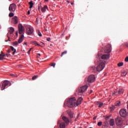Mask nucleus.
<instances>
[{"instance_id":"33","label":"nucleus","mask_w":128,"mask_h":128,"mask_svg":"<svg viewBox=\"0 0 128 128\" xmlns=\"http://www.w3.org/2000/svg\"><path fill=\"white\" fill-rule=\"evenodd\" d=\"M50 66H53V68H55L56 67V63H51L50 64Z\"/></svg>"},{"instance_id":"56","label":"nucleus","mask_w":128,"mask_h":128,"mask_svg":"<svg viewBox=\"0 0 128 128\" xmlns=\"http://www.w3.org/2000/svg\"><path fill=\"white\" fill-rule=\"evenodd\" d=\"M92 128V127H90V128Z\"/></svg>"},{"instance_id":"13","label":"nucleus","mask_w":128,"mask_h":128,"mask_svg":"<svg viewBox=\"0 0 128 128\" xmlns=\"http://www.w3.org/2000/svg\"><path fill=\"white\" fill-rule=\"evenodd\" d=\"M34 32V29L32 28H27V34L28 36H30V34H32Z\"/></svg>"},{"instance_id":"22","label":"nucleus","mask_w":128,"mask_h":128,"mask_svg":"<svg viewBox=\"0 0 128 128\" xmlns=\"http://www.w3.org/2000/svg\"><path fill=\"white\" fill-rule=\"evenodd\" d=\"M4 53L2 52L1 54H0V60H4Z\"/></svg>"},{"instance_id":"49","label":"nucleus","mask_w":128,"mask_h":128,"mask_svg":"<svg viewBox=\"0 0 128 128\" xmlns=\"http://www.w3.org/2000/svg\"><path fill=\"white\" fill-rule=\"evenodd\" d=\"M66 2H68V4H70V1L67 0V1H66Z\"/></svg>"},{"instance_id":"17","label":"nucleus","mask_w":128,"mask_h":128,"mask_svg":"<svg viewBox=\"0 0 128 128\" xmlns=\"http://www.w3.org/2000/svg\"><path fill=\"white\" fill-rule=\"evenodd\" d=\"M62 120H63L66 122V124H68V122H70V120H68V118L64 116L62 117Z\"/></svg>"},{"instance_id":"32","label":"nucleus","mask_w":128,"mask_h":128,"mask_svg":"<svg viewBox=\"0 0 128 128\" xmlns=\"http://www.w3.org/2000/svg\"><path fill=\"white\" fill-rule=\"evenodd\" d=\"M118 66H124L123 62H120L118 64Z\"/></svg>"},{"instance_id":"21","label":"nucleus","mask_w":128,"mask_h":128,"mask_svg":"<svg viewBox=\"0 0 128 128\" xmlns=\"http://www.w3.org/2000/svg\"><path fill=\"white\" fill-rule=\"evenodd\" d=\"M8 32L10 34H13L14 32V28L12 27H10V28H9Z\"/></svg>"},{"instance_id":"50","label":"nucleus","mask_w":128,"mask_h":128,"mask_svg":"<svg viewBox=\"0 0 128 128\" xmlns=\"http://www.w3.org/2000/svg\"><path fill=\"white\" fill-rule=\"evenodd\" d=\"M38 56H40V54H38Z\"/></svg>"},{"instance_id":"35","label":"nucleus","mask_w":128,"mask_h":128,"mask_svg":"<svg viewBox=\"0 0 128 128\" xmlns=\"http://www.w3.org/2000/svg\"><path fill=\"white\" fill-rule=\"evenodd\" d=\"M102 124V122H100L98 123V126H100Z\"/></svg>"},{"instance_id":"54","label":"nucleus","mask_w":128,"mask_h":128,"mask_svg":"<svg viewBox=\"0 0 128 128\" xmlns=\"http://www.w3.org/2000/svg\"><path fill=\"white\" fill-rule=\"evenodd\" d=\"M71 4H72V5L74 4V3H71Z\"/></svg>"},{"instance_id":"27","label":"nucleus","mask_w":128,"mask_h":128,"mask_svg":"<svg viewBox=\"0 0 128 128\" xmlns=\"http://www.w3.org/2000/svg\"><path fill=\"white\" fill-rule=\"evenodd\" d=\"M33 44H34L36 46H42L40 45V44H38V42L36 41H34L32 42Z\"/></svg>"},{"instance_id":"19","label":"nucleus","mask_w":128,"mask_h":128,"mask_svg":"<svg viewBox=\"0 0 128 128\" xmlns=\"http://www.w3.org/2000/svg\"><path fill=\"white\" fill-rule=\"evenodd\" d=\"M10 48L12 52H12V54L14 56V54H16V49H14V48L12 46H10Z\"/></svg>"},{"instance_id":"29","label":"nucleus","mask_w":128,"mask_h":128,"mask_svg":"<svg viewBox=\"0 0 128 128\" xmlns=\"http://www.w3.org/2000/svg\"><path fill=\"white\" fill-rule=\"evenodd\" d=\"M68 52L66 51H64V52H62L60 55V56L62 57V56H64V54H66Z\"/></svg>"},{"instance_id":"53","label":"nucleus","mask_w":128,"mask_h":128,"mask_svg":"<svg viewBox=\"0 0 128 128\" xmlns=\"http://www.w3.org/2000/svg\"><path fill=\"white\" fill-rule=\"evenodd\" d=\"M24 44H26V42H24Z\"/></svg>"},{"instance_id":"57","label":"nucleus","mask_w":128,"mask_h":128,"mask_svg":"<svg viewBox=\"0 0 128 128\" xmlns=\"http://www.w3.org/2000/svg\"><path fill=\"white\" fill-rule=\"evenodd\" d=\"M36 20H38V18H36Z\"/></svg>"},{"instance_id":"25","label":"nucleus","mask_w":128,"mask_h":128,"mask_svg":"<svg viewBox=\"0 0 128 128\" xmlns=\"http://www.w3.org/2000/svg\"><path fill=\"white\" fill-rule=\"evenodd\" d=\"M127 74H128V72H126L124 71L121 74V76H126Z\"/></svg>"},{"instance_id":"28","label":"nucleus","mask_w":128,"mask_h":128,"mask_svg":"<svg viewBox=\"0 0 128 128\" xmlns=\"http://www.w3.org/2000/svg\"><path fill=\"white\" fill-rule=\"evenodd\" d=\"M38 78V76H34L32 78V80H36V78Z\"/></svg>"},{"instance_id":"6","label":"nucleus","mask_w":128,"mask_h":128,"mask_svg":"<svg viewBox=\"0 0 128 128\" xmlns=\"http://www.w3.org/2000/svg\"><path fill=\"white\" fill-rule=\"evenodd\" d=\"M112 52V46L110 44H107L104 48V52L106 54H110Z\"/></svg>"},{"instance_id":"30","label":"nucleus","mask_w":128,"mask_h":128,"mask_svg":"<svg viewBox=\"0 0 128 128\" xmlns=\"http://www.w3.org/2000/svg\"><path fill=\"white\" fill-rule=\"evenodd\" d=\"M9 16L10 18H12V16H14V14L13 12H10L9 14Z\"/></svg>"},{"instance_id":"9","label":"nucleus","mask_w":128,"mask_h":128,"mask_svg":"<svg viewBox=\"0 0 128 128\" xmlns=\"http://www.w3.org/2000/svg\"><path fill=\"white\" fill-rule=\"evenodd\" d=\"M94 80H96V76L94 74L90 75L88 78L87 82H94Z\"/></svg>"},{"instance_id":"26","label":"nucleus","mask_w":128,"mask_h":128,"mask_svg":"<svg viewBox=\"0 0 128 128\" xmlns=\"http://www.w3.org/2000/svg\"><path fill=\"white\" fill-rule=\"evenodd\" d=\"M120 102L118 101L115 103L116 106H120Z\"/></svg>"},{"instance_id":"15","label":"nucleus","mask_w":128,"mask_h":128,"mask_svg":"<svg viewBox=\"0 0 128 128\" xmlns=\"http://www.w3.org/2000/svg\"><path fill=\"white\" fill-rule=\"evenodd\" d=\"M12 21L13 24H16L18 22V16H14L12 18Z\"/></svg>"},{"instance_id":"34","label":"nucleus","mask_w":128,"mask_h":128,"mask_svg":"<svg viewBox=\"0 0 128 128\" xmlns=\"http://www.w3.org/2000/svg\"><path fill=\"white\" fill-rule=\"evenodd\" d=\"M115 109H116V107H114V106H112V107H110V110L112 112L113 110H114Z\"/></svg>"},{"instance_id":"43","label":"nucleus","mask_w":128,"mask_h":128,"mask_svg":"<svg viewBox=\"0 0 128 128\" xmlns=\"http://www.w3.org/2000/svg\"><path fill=\"white\" fill-rule=\"evenodd\" d=\"M32 48H31L29 50H28V54H30V51L32 50Z\"/></svg>"},{"instance_id":"14","label":"nucleus","mask_w":128,"mask_h":128,"mask_svg":"<svg viewBox=\"0 0 128 128\" xmlns=\"http://www.w3.org/2000/svg\"><path fill=\"white\" fill-rule=\"evenodd\" d=\"M82 98L80 97L76 100V106H80V104H82Z\"/></svg>"},{"instance_id":"3","label":"nucleus","mask_w":128,"mask_h":128,"mask_svg":"<svg viewBox=\"0 0 128 128\" xmlns=\"http://www.w3.org/2000/svg\"><path fill=\"white\" fill-rule=\"evenodd\" d=\"M88 90V86L84 85L81 87H79L78 89L76 90V93L78 94H84L85 92H86Z\"/></svg>"},{"instance_id":"41","label":"nucleus","mask_w":128,"mask_h":128,"mask_svg":"<svg viewBox=\"0 0 128 128\" xmlns=\"http://www.w3.org/2000/svg\"><path fill=\"white\" fill-rule=\"evenodd\" d=\"M125 62H128V56H127L125 58Z\"/></svg>"},{"instance_id":"12","label":"nucleus","mask_w":128,"mask_h":128,"mask_svg":"<svg viewBox=\"0 0 128 128\" xmlns=\"http://www.w3.org/2000/svg\"><path fill=\"white\" fill-rule=\"evenodd\" d=\"M58 124H60V128H66V123L62 122L60 120L58 122Z\"/></svg>"},{"instance_id":"44","label":"nucleus","mask_w":128,"mask_h":128,"mask_svg":"<svg viewBox=\"0 0 128 128\" xmlns=\"http://www.w3.org/2000/svg\"><path fill=\"white\" fill-rule=\"evenodd\" d=\"M8 54H10V52H12V50H8Z\"/></svg>"},{"instance_id":"40","label":"nucleus","mask_w":128,"mask_h":128,"mask_svg":"<svg viewBox=\"0 0 128 128\" xmlns=\"http://www.w3.org/2000/svg\"><path fill=\"white\" fill-rule=\"evenodd\" d=\"M38 34L39 36H42V33L40 31H38Z\"/></svg>"},{"instance_id":"48","label":"nucleus","mask_w":128,"mask_h":128,"mask_svg":"<svg viewBox=\"0 0 128 128\" xmlns=\"http://www.w3.org/2000/svg\"><path fill=\"white\" fill-rule=\"evenodd\" d=\"M11 76H16V75L14 74H11Z\"/></svg>"},{"instance_id":"52","label":"nucleus","mask_w":128,"mask_h":128,"mask_svg":"<svg viewBox=\"0 0 128 128\" xmlns=\"http://www.w3.org/2000/svg\"><path fill=\"white\" fill-rule=\"evenodd\" d=\"M41 44H44L42 42H40Z\"/></svg>"},{"instance_id":"2","label":"nucleus","mask_w":128,"mask_h":128,"mask_svg":"<svg viewBox=\"0 0 128 128\" xmlns=\"http://www.w3.org/2000/svg\"><path fill=\"white\" fill-rule=\"evenodd\" d=\"M67 106L68 108H74L76 106V98H69L67 102Z\"/></svg>"},{"instance_id":"5","label":"nucleus","mask_w":128,"mask_h":128,"mask_svg":"<svg viewBox=\"0 0 128 128\" xmlns=\"http://www.w3.org/2000/svg\"><path fill=\"white\" fill-rule=\"evenodd\" d=\"M98 58H102V60H108L110 58V54H98Z\"/></svg>"},{"instance_id":"51","label":"nucleus","mask_w":128,"mask_h":128,"mask_svg":"<svg viewBox=\"0 0 128 128\" xmlns=\"http://www.w3.org/2000/svg\"><path fill=\"white\" fill-rule=\"evenodd\" d=\"M92 90H91L90 91V94H92Z\"/></svg>"},{"instance_id":"4","label":"nucleus","mask_w":128,"mask_h":128,"mask_svg":"<svg viewBox=\"0 0 128 128\" xmlns=\"http://www.w3.org/2000/svg\"><path fill=\"white\" fill-rule=\"evenodd\" d=\"M6 86H12V84H10V82L8 80L4 81L2 84L1 90H4L6 88Z\"/></svg>"},{"instance_id":"36","label":"nucleus","mask_w":128,"mask_h":128,"mask_svg":"<svg viewBox=\"0 0 128 128\" xmlns=\"http://www.w3.org/2000/svg\"><path fill=\"white\" fill-rule=\"evenodd\" d=\"M122 92H123L122 89H119L118 91V94H120Z\"/></svg>"},{"instance_id":"18","label":"nucleus","mask_w":128,"mask_h":128,"mask_svg":"<svg viewBox=\"0 0 128 128\" xmlns=\"http://www.w3.org/2000/svg\"><path fill=\"white\" fill-rule=\"evenodd\" d=\"M68 114L70 118H74V114L72 113V111L68 110Z\"/></svg>"},{"instance_id":"20","label":"nucleus","mask_w":128,"mask_h":128,"mask_svg":"<svg viewBox=\"0 0 128 128\" xmlns=\"http://www.w3.org/2000/svg\"><path fill=\"white\" fill-rule=\"evenodd\" d=\"M46 8H48V6L45 5L43 8H41V11L42 12H46Z\"/></svg>"},{"instance_id":"1","label":"nucleus","mask_w":128,"mask_h":128,"mask_svg":"<svg viewBox=\"0 0 128 128\" xmlns=\"http://www.w3.org/2000/svg\"><path fill=\"white\" fill-rule=\"evenodd\" d=\"M106 66V61L100 60L99 62V64L97 66L96 68V66H93L92 67L91 70H92L94 72H102L104 68V66Z\"/></svg>"},{"instance_id":"10","label":"nucleus","mask_w":128,"mask_h":128,"mask_svg":"<svg viewBox=\"0 0 128 128\" xmlns=\"http://www.w3.org/2000/svg\"><path fill=\"white\" fill-rule=\"evenodd\" d=\"M115 122L116 126H122V120L118 116H117V118H116Z\"/></svg>"},{"instance_id":"58","label":"nucleus","mask_w":128,"mask_h":128,"mask_svg":"<svg viewBox=\"0 0 128 128\" xmlns=\"http://www.w3.org/2000/svg\"><path fill=\"white\" fill-rule=\"evenodd\" d=\"M50 46H52V44H50Z\"/></svg>"},{"instance_id":"55","label":"nucleus","mask_w":128,"mask_h":128,"mask_svg":"<svg viewBox=\"0 0 128 128\" xmlns=\"http://www.w3.org/2000/svg\"><path fill=\"white\" fill-rule=\"evenodd\" d=\"M106 124H108V122H106Z\"/></svg>"},{"instance_id":"16","label":"nucleus","mask_w":128,"mask_h":128,"mask_svg":"<svg viewBox=\"0 0 128 128\" xmlns=\"http://www.w3.org/2000/svg\"><path fill=\"white\" fill-rule=\"evenodd\" d=\"M24 35H22V34L20 35V36L18 40V44H22V40H24Z\"/></svg>"},{"instance_id":"47","label":"nucleus","mask_w":128,"mask_h":128,"mask_svg":"<svg viewBox=\"0 0 128 128\" xmlns=\"http://www.w3.org/2000/svg\"><path fill=\"white\" fill-rule=\"evenodd\" d=\"M18 32H16V36H18Z\"/></svg>"},{"instance_id":"23","label":"nucleus","mask_w":128,"mask_h":128,"mask_svg":"<svg viewBox=\"0 0 128 128\" xmlns=\"http://www.w3.org/2000/svg\"><path fill=\"white\" fill-rule=\"evenodd\" d=\"M110 126H114V119H111L110 121Z\"/></svg>"},{"instance_id":"8","label":"nucleus","mask_w":128,"mask_h":128,"mask_svg":"<svg viewBox=\"0 0 128 128\" xmlns=\"http://www.w3.org/2000/svg\"><path fill=\"white\" fill-rule=\"evenodd\" d=\"M18 32L20 34H24V28L22 25V24H19L18 25Z\"/></svg>"},{"instance_id":"46","label":"nucleus","mask_w":128,"mask_h":128,"mask_svg":"<svg viewBox=\"0 0 128 128\" xmlns=\"http://www.w3.org/2000/svg\"><path fill=\"white\" fill-rule=\"evenodd\" d=\"M93 119L94 120H96V116L94 117Z\"/></svg>"},{"instance_id":"11","label":"nucleus","mask_w":128,"mask_h":128,"mask_svg":"<svg viewBox=\"0 0 128 128\" xmlns=\"http://www.w3.org/2000/svg\"><path fill=\"white\" fill-rule=\"evenodd\" d=\"M16 4H11L9 6V10L10 12H15L16 11Z\"/></svg>"},{"instance_id":"38","label":"nucleus","mask_w":128,"mask_h":128,"mask_svg":"<svg viewBox=\"0 0 128 128\" xmlns=\"http://www.w3.org/2000/svg\"><path fill=\"white\" fill-rule=\"evenodd\" d=\"M112 94H116V96H118V92H115Z\"/></svg>"},{"instance_id":"42","label":"nucleus","mask_w":128,"mask_h":128,"mask_svg":"<svg viewBox=\"0 0 128 128\" xmlns=\"http://www.w3.org/2000/svg\"><path fill=\"white\" fill-rule=\"evenodd\" d=\"M46 40H47L48 42H50V38H46Z\"/></svg>"},{"instance_id":"45","label":"nucleus","mask_w":128,"mask_h":128,"mask_svg":"<svg viewBox=\"0 0 128 128\" xmlns=\"http://www.w3.org/2000/svg\"><path fill=\"white\" fill-rule=\"evenodd\" d=\"M28 14H30V11L28 10Z\"/></svg>"},{"instance_id":"31","label":"nucleus","mask_w":128,"mask_h":128,"mask_svg":"<svg viewBox=\"0 0 128 128\" xmlns=\"http://www.w3.org/2000/svg\"><path fill=\"white\" fill-rule=\"evenodd\" d=\"M18 42L16 41L13 42L12 46H18Z\"/></svg>"},{"instance_id":"7","label":"nucleus","mask_w":128,"mask_h":128,"mask_svg":"<svg viewBox=\"0 0 128 128\" xmlns=\"http://www.w3.org/2000/svg\"><path fill=\"white\" fill-rule=\"evenodd\" d=\"M119 114L120 116H122V118H126V116H128V113H126V110L125 109H121L119 112Z\"/></svg>"},{"instance_id":"39","label":"nucleus","mask_w":128,"mask_h":128,"mask_svg":"<svg viewBox=\"0 0 128 128\" xmlns=\"http://www.w3.org/2000/svg\"><path fill=\"white\" fill-rule=\"evenodd\" d=\"M102 106H104V104L102 103H100L99 106H98V108H102Z\"/></svg>"},{"instance_id":"37","label":"nucleus","mask_w":128,"mask_h":128,"mask_svg":"<svg viewBox=\"0 0 128 128\" xmlns=\"http://www.w3.org/2000/svg\"><path fill=\"white\" fill-rule=\"evenodd\" d=\"M110 118V116H107L105 118L106 120H108V118Z\"/></svg>"},{"instance_id":"24","label":"nucleus","mask_w":128,"mask_h":128,"mask_svg":"<svg viewBox=\"0 0 128 128\" xmlns=\"http://www.w3.org/2000/svg\"><path fill=\"white\" fill-rule=\"evenodd\" d=\"M29 6H30V8H32V7L34 6V3L32 2V0L29 2Z\"/></svg>"}]
</instances>
